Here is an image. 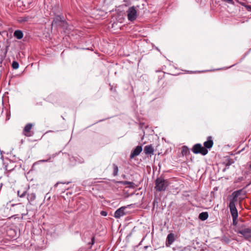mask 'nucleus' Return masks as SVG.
Segmentation results:
<instances>
[{
    "mask_svg": "<svg viewBox=\"0 0 251 251\" xmlns=\"http://www.w3.org/2000/svg\"><path fill=\"white\" fill-rule=\"evenodd\" d=\"M242 189H239L233 192L229 197V207L236 208L235 206L236 203L237 202L238 200H241L244 199L243 197L242 196Z\"/></svg>",
    "mask_w": 251,
    "mask_h": 251,
    "instance_id": "f257e3e1",
    "label": "nucleus"
},
{
    "mask_svg": "<svg viewBox=\"0 0 251 251\" xmlns=\"http://www.w3.org/2000/svg\"><path fill=\"white\" fill-rule=\"evenodd\" d=\"M192 151L195 154H201L205 155L208 153V150L204 148L201 144H195L191 149Z\"/></svg>",
    "mask_w": 251,
    "mask_h": 251,
    "instance_id": "f03ea898",
    "label": "nucleus"
},
{
    "mask_svg": "<svg viewBox=\"0 0 251 251\" xmlns=\"http://www.w3.org/2000/svg\"><path fill=\"white\" fill-rule=\"evenodd\" d=\"M155 185L154 188H166L169 185V182L162 177H158L155 181Z\"/></svg>",
    "mask_w": 251,
    "mask_h": 251,
    "instance_id": "7ed1b4c3",
    "label": "nucleus"
},
{
    "mask_svg": "<svg viewBox=\"0 0 251 251\" xmlns=\"http://www.w3.org/2000/svg\"><path fill=\"white\" fill-rule=\"evenodd\" d=\"M127 19L129 21L132 22L137 17V11L134 6L130 7L126 11Z\"/></svg>",
    "mask_w": 251,
    "mask_h": 251,
    "instance_id": "20e7f679",
    "label": "nucleus"
},
{
    "mask_svg": "<svg viewBox=\"0 0 251 251\" xmlns=\"http://www.w3.org/2000/svg\"><path fill=\"white\" fill-rule=\"evenodd\" d=\"M238 233L241 234L245 239L250 241L251 240V228H240Z\"/></svg>",
    "mask_w": 251,
    "mask_h": 251,
    "instance_id": "39448f33",
    "label": "nucleus"
},
{
    "mask_svg": "<svg viewBox=\"0 0 251 251\" xmlns=\"http://www.w3.org/2000/svg\"><path fill=\"white\" fill-rule=\"evenodd\" d=\"M32 127L33 125L31 123L26 124L23 129V134L26 137L32 136L34 134V132L31 131Z\"/></svg>",
    "mask_w": 251,
    "mask_h": 251,
    "instance_id": "423d86ee",
    "label": "nucleus"
},
{
    "mask_svg": "<svg viewBox=\"0 0 251 251\" xmlns=\"http://www.w3.org/2000/svg\"><path fill=\"white\" fill-rule=\"evenodd\" d=\"M62 24H67V22L64 20L63 17L56 16L54 18L51 25L59 26L60 25H62Z\"/></svg>",
    "mask_w": 251,
    "mask_h": 251,
    "instance_id": "0eeeda50",
    "label": "nucleus"
},
{
    "mask_svg": "<svg viewBox=\"0 0 251 251\" xmlns=\"http://www.w3.org/2000/svg\"><path fill=\"white\" fill-rule=\"evenodd\" d=\"M230 212L232 218L233 225H236L237 224V219L238 216V211L236 208L229 207Z\"/></svg>",
    "mask_w": 251,
    "mask_h": 251,
    "instance_id": "6e6552de",
    "label": "nucleus"
},
{
    "mask_svg": "<svg viewBox=\"0 0 251 251\" xmlns=\"http://www.w3.org/2000/svg\"><path fill=\"white\" fill-rule=\"evenodd\" d=\"M126 207L123 206L121 207L120 208L118 209L114 213V217L116 218H120L121 217L124 216L126 214V212H125V210Z\"/></svg>",
    "mask_w": 251,
    "mask_h": 251,
    "instance_id": "1a4fd4ad",
    "label": "nucleus"
},
{
    "mask_svg": "<svg viewBox=\"0 0 251 251\" xmlns=\"http://www.w3.org/2000/svg\"><path fill=\"white\" fill-rule=\"evenodd\" d=\"M142 151V147L141 146H138L131 152L130 158H133L134 157L138 155Z\"/></svg>",
    "mask_w": 251,
    "mask_h": 251,
    "instance_id": "9d476101",
    "label": "nucleus"
},
{
    "mask_svg": "<svg viewBox=\"0 0 251 251\" xmlns=\"http://www.w3.org/2000/svg\"><path fill=\"white\" fill-rule=\"evenodd\" d=\"M203 145V147L207 150L211 149L213 145L212 137L211 136H208L207 137V141L204 142Z\"/></svg>",
    "mask_w": 251,
    "mask_h": 251,
    "instance_id": "9b49d317",
    "label": "nucleus"
},
{
    "mask_svg": "<svg viewBox=\"0 0 251 251\" xmlns=\"http://www.w3.org/2000/svg\"><path fill=\"white\" fill-rule=\"evenodd\" d=\"M144 152L146 154H153L154 150L151 145L146 146L144 149Z\"/></svg>",
    "mask_w": 251,
    "mask_h": 251,
    "instance_id": "f8f14e48",
    "label": "nucleus"
},
{
    "mask_svg": "<svg viewBox=\"0 0 251 251\" xmlns=\"http://www.w3.org/2000/svg\"><path fill=\"white\" fill-rule=\"evenodd\" d=\"M14 36L18 39H21L23 37V32L20 30H17L14 32Z\"/></svg>",
    "mask_w": 251,
    "mask_h": 251,
    "instance_id": "ddd939ff",
    "label": "nucleus"
},
{
    "mask_svg": "<svg viewBox=\"0 0 251 251\" xmlns=\"http://www.w3.org/2000/svg\"><path fill=\"white\" fill-rule=\"evenodd\" d=\"M208 217V214L206 212H203L199 214V218L202 221L206 220Z\"/></svg>",
    "mask_w": 251,
    "mask_h": 251,
    "instance_id": "4468645a",
    "label": "nucleus"
},
{
    "mask_svg": "<svg viewBox=\"0 0 251 251\" xmlns=\"http://www.w3.org/2000/svg\"><path fill=\"white\" fill-rule=\"evenodd\" d=\"M190 153L188 148L186 146H183L181 150V154L183 156H186Z\"/></svg>",
    "mask_w": 251,
    "mask_h": 251,
    "instance_id": "2eb2a0df",
    "label": "nucleus"
},
{
    "mask_svg": "<svg viewBox=\"0 0 251 251\" xmlns=\"http://www.w3.org/2000/svg\"><path fill=\"white\" fill-rule=\"evenodd\" d=\"M17 194L19 197L24 198L26 196V191L25 189H20L18 191Z\"/></svg>",
    "mask_w": 251,
    "mask_h": 251,
    "instance_id": "dca6fc26",
    "label": "nucleus"
},
{
    "mask_svg": "<svg viewBox=\"0 0 251 251\" xmlns=\"http://www.w3.org/2000/svg\"><path fill=\"white\" fill-rule=\"evenodd\" d=\"M167 239L169 245H171L174 241V234L172 233L169 234L167 236Z\"/></svg>",
    "mask_w": 251,
    "mask_h": 251,
    "instance_id": "f3484780",
    "label": "nucleus"
},
{
    "mask_svg": "<svg viewBox=\"0 0 251 251\" xmlns=\"http://www.w3.org/2000/svg\"><path fill=\"white\" fill-rule=\"evenodd\" d=\"M26 196L27 199L29 201L34 200L36 197L34 193L28 194Z\"/></svg>",
    "mask_w": 251,
    "mask_h": 251,
    "instance_id": "a211bd4d",
    "label": "nucleus"
},
{
    "mask_svg": "<svg viewBox=\"0 0 251 251\" xmlns=\"http://www.w3.org/2000/svg\"><path fill=\"white\" fill-rule=\"evenodd\" d=\"M113 175L114 176H116L118 175V171H119L118 167L115 164H113Z\"/></svg>",
    "mask_w": 251,
    "mask_h": 251,
    "instance_id": "6ab92c4d",
    "label": "nucleus"
},
{
    "mask_svg": "<svg viewBox=\"0 0 251 251\" xmlns=\"http://www.w3.org/2000/svg\"><path fill=\"white\" fill-rule=\"evenodd\" d=\"M19 67V63L17 61H14L12 64V67L14 69H17Z\"/></svg>",
    "mask_w": 251,
    "mask_h": 251,
    "instance_id": "aec40b11",
    "label": "nucleus"
},
{
    "mask_svg": "<svg viewBox=\"0 0 251 251\" xmlns=\"http://www.w3.org/2000/svg\"><path fill=\"white\" fill-rule=\"evenodd\" d=\"M120 182L121 183H122V184H124V185L129 184L130 185L129 187H133V185L134 184V183L133 182H129V181H121Z\"/></svg>",
    "mask_w": 251,
    "mask_h": 251,
    "instance_id": "412c9836",
    "label": "nucleus"
},
{
    "mask_svg": "<svg viewBox=\"0 0 251 251\" xmlns=\"http://www.w3.org/2000/svg\"><path fill=\"white\" fill-rule=\"evenodd\" d=\"M121 190L122 191L123 198H126L129 196L130 195H129L127 192H126L124 189H121Z\"/></svg>",
    "mask_w": 251,
    "mask_h": 251,
    "instance_id": "4be33fe9",
    "label": "nucleus"
},
{
    "mask_svg": "<svg viewBox=\"0 0 251 251\" xmlns=\"http://www.w3.org/2000/svg\"><path fill=\"white\" fill-rule=\"evenodd\" d=\"M221 0L223 1L226 2H227L228 3H229V4H234V2H233V0Z\"/></svg>",
    "mask_w": 251,
    "mask_h": 251,
    "instance_id": "5701e85b",
    "label": "nucleus"
},
{
    "mask_svg": "<svg viewBox=\"0 0 251 251\" xmlns=\"http://www.w3.org/2000/svg\"><path fill=\"white\" fill-rule=\"evenodd\" d=\"M237 1L241 5L244 6L246 8V6L248 5L246 4L245 2L239 1L238 0H237Z\"/></svg>",
    "mask_w": 251,
    "mask_h": 251,
    "instance_id": "b1692460",
    "label": "nucleus"
},
{
    "mask_svg": "<svg viewBox=\"0 0 251 251\" xmlns=\"http://www.w3.org/2000/svg\"><path fill=\"white\" fill-rule=\"evenodd\" d=\"M100 213L102 216H106L107 215V212L105 211H101Z\"/></svg>",
    "mask_w": 251,
    "mask_h": 251,
    "instance_id": "393cba45",
    "label": "nucleus"
},
{
    "mask_svg": "<svg viewBox=\"0 0 251 251\" xmlns=\"http://www.w3.org/2000/svg\"><path fill=\"white\" fill-rule=\"evenodd\" d=\"M167 85H168V82L165 80L163 82L161 86L162 87V88H164V87H165L166 86H167Z\"/></svg>",
    "mask_w": 251,
    "mask_h": 251,
    "instance_id": "a878e982",
    "label": "nucleus"
},
{
    "mask_svg": "<svg viewBox=\"0 0 251 251\" xmlns=\"http://www.w3.org/2000/svg\"><path fill=\"white\" fill-rule=\"evenodd\" d=\"M234 162L233 161L229 160L226 164V166H229Z\"/></svg>",
    "mask_w": 251,
    "mask_h": 251,
    "instance_id": "bb28decb",
    "label": "nucleus"
},
{
    "mask_svg": "<svg viewBox=\"0 0 251 251\" xmlns=\"http://www.w3.org/2000/svg\"><path fill=\"white\" fill-rule=\"evenodd\" d=\"M94 240H95L94 237H92L91 238V242L90 243H89V244L91 245V246L93 245L94 244Z\"/></svg>",
    "mask_w": 251,
    "mask_h": 251,
    "instance_id": "cd10ccee",
    "label": "nucleus"
},
{
    "mask_svg": "<svg viewBox=\"0 0 251 251\" xmlns=\"http://www.w3.org/2000/svg\"><path fill=\"white\" fill-rule=\"evenodd\" d=\"M246 9H247L248 11H251V5H248L246 6Z\"/></svg>",
    "mask_w": 251,
    "mask_h": 251,
    "instance_id": "c85d7f7f",
    "label": "nucleus"
},
{
    "mask_svg": "<svg viewBox=\"0 0 251 251\" xmlns=\"http://www.w3.org/2000/svg\"><path fill=\"white\" fill-rule=\"evenodd\" d=\"M165 76V73L164 72H163L162 73V75H161V77L160 78H159V80H158V82H160V81L162 79V78ZM161 76V75L160 76Z\"/></svg>",
    "mask_w": 251,
    "mask_h": 251,
    "instance_id": "c756f323",
    "label": "nucleus"
},
{
    "mask_svg": "<svg viewBox=\"0 0 251 251\" xmlns=\"http://www.w3.org/2000/svg\"><path fill=\"white\" fill-rule=\"evenodd\" d=\"M67 25H68V24L67 23V24H62V25H60L59 26H62L64 28H67Z\"/></svg>",
    "mask_w": 251,
    "mask_h": 251,
    "instance_id": "7c9ffc66",
    "label": "nucleus"
},
{
    "mask_svg": "<svg viewBox=\"0 0 251 251\" xmlns=\"http://www.w3.org/2000/svg\"><path fill=\"white\" fill-rule=\"evenodd\" d=\"M28 17H24L23 19L22 20V21L23 22H26L27 21Z\"/></svg>",
    "mask_w": 251,
    "mask_h": 251,
    "instance_id": "2f4dec72",
    "label": "nucleus"
},
{
    "mask_svg": "<svg viewBox=\"0 0 251 251\" xmlns=\"http://www.w3.org/2000/svg\"><path fill=\"white\" fill-rule=\"evenodd\" d=\"M110 90H111V91H114V92H116V88H113V87H112V86L110 88Z\"/></svg>",
    "mask_w": 251,
    "mask_h": 251,
    "instance_id": "473e14b6",
    "label": "nucleus"
},
{
    "mask_svg": "<svg viewBox=\"0 0 251 251\" xmlns=\"http://www.w3.org/2000/svg\"><path fill=\"white\" fill-rule=\"evenodd\" d=\"M50 157L49 159H47V160H41V161H42V162H47V161H49L50 160Z\"/></svg>",
    "mask_w": 251,
    "mask_h": 251,
    "instance_id": "72a5a7b5",
    "label": "nucleus"
},
{
    "mask_svg": "<svg viewBox=\"0 0 251 251\" xmlns=\"http://www.w3.org/2000/svg\"><path fill=\"white\" fill-rule=\"evenodd\" d=\"M59 183H63V182H57V183H56L54 185L55 187H56L57 186V185ZM66 183L65 182L63 183V184H65Z\"/></svg>",
    "mask_w": 251,
    "mask_h": 251,
    "instance_id": "f704fd0d",
    "label": "nucleus"
},
{
    "mask_svg": "<svg viewBox=\"0 0 251 251\" xmlns=\"http://www.w3.org/2000/svg\"><path fill=\"white\" fill-rule=\"evenodd\" d=\"M14 205H16V206H21V204L20 203H18V204H12V206H14Z\"/></svg>",
    "mask_w": 251,
    "mask_h": 251,
    "instance_id": "c9c22d12",
    "label": "nucleus"
},
{
    "mask_svg": "<svg viewBox=\"0 0 251 251\" xmlns=\"http://www.w3.org/2000/svg\"><path fill=\"white\" fill-rule=\"evenodd\" d=\"M2 186V184L1 183H0V188H1Z\"/></svg>",
    "mask_w": 251,
    "mask_h": 251,
    "instance_id": "e433bc0d",
    "label": "nucleus"
},
{
    "mask_svg": "<svg viewBox=\"0 0 251 251\" xmlns=\"http://www.w3.org/2000/svg\"><path fill=\"white\" fill-rule=\"evenodd\" d=\"M249 184H250V183H249L248 184H247L245 187H248Z\"/></svg>",
    "mask_w": 251,
    "mask_h": 251,
    "instance_id": "4c0bfd02",
    "label": "nucleus"
},
{
    "mask_svg": "<svg viewBox=\"0 0 251 251\" xmlns=\"http://www.w3.org/2000/svg\"><path fill=\"white\" fill-rule=\"evenodd\" d=\"M159 191H161L162 189H158Z\"/></svg>",
    "mask_w": 251,
    "mask_h": 251,
    "instance_id": "58836bf2",
    "label": "nucleus"
},
{
    "mask_svg": "<svg viewBox=\"0 0 251 251\" xmlns=\"http://www.w3.org/2000/svg\"><path fill=\"white\" fill-rule=\"evenodd\" d=\"M250 169H251V164L250 166Z\"/></svg>",
    "mask_w": 251,
    "mask_h": 251,
    "instance_id": "ea45409f",
    "label": "nucleus"
}]
</instances>
